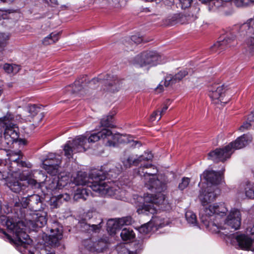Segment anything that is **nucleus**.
Wrapping results in <instances>:
<instances>
[{"label":"nucleus","mask_w":254,"mask_h":254,"mask_svg":"<svg viewBox=\"0 0 254 254\" xmlns=\"http://www.w3.org/2000/svg\"><path fill=\"white\" fill-rule=\"evenodd\" d=\"M12 73L13 74H15V73H17L20 69V66L18 65L12 64Z\"/></svg>","instance_id":"obj_59"},{"label":"nucleus","mask_w":254,"mask_h":254,"mask_svg":"<svg viewBox=\"0 0 254 254\" xmlns=\"http://www.w3.org/2000/svg\"><path fill=\"white\" fill-rule=\"evenodd\" d=\"M174 84H175V82L173 80L171 75L167 76L164 82V85L167 87Z\"/></svg>","instance_id":"obj_51"},{"label":"nucleus","mask_w":254,"mask_h":254,"mask_svg":"<svg viewBox=\"0 0 254 254\" xmlns=\"http://www.w3.org/2000/svg\"><path fill=\"white\" fill-rule=\"evenodd\" d=\"M226 91V87L224 85L215 83L209 87L208 95L214 104L224 105L230 100L229 97L225 98Z\"/></svg>","instance_id":"obj_10"},{"label":"nucleus","mask_w":254,"mask_h":254,"mask_svg":"<svg viewBox=\"0 0 254 254\" xmlns=\"http://www.w3.org/2000/svg\"><path fill=\"white\" fill-rule=\"evenodd\" d=\"M90 193H91L90 190L86 188H83V187H78L74 194L73 199L75 201L80 199L85 200Z\"/></svg>","instance_id":"obj_28"},{"label":"nucleus","mask_w":254,"mask_h":254,"mask_svg":"<svg viewBox=\"0 0 254 254\" xmlns=\"http://www.w3.org/2000/svg\"><path fill=\"white\" fill-rule=\"evenodd\" d=\"M153 155L150 153H145L138 157L132 154H130L127 151H125L121 158L123 165L122 169H126L131 167L132 166H137L138 164L145 161L151 160Z\"/></svg>","instance_id":"obj_9"},{"label":"nucleus","mask_w":254,"mask_h":254,"mask_svg":"<svg viewBox=\"0 0 254 254\" xmlns=\"http://www.w3.org/2000/svg\"><path fill=\"white\" fill-rule=\"evenodd\" d=\"M3 68L4 70L8 73H11L12 72V64H5L3 66Z\"/></svg>","instance_id":"obj_58"},{"label":"nucleus","mask_w":254,"mask_h":254,"mask_svg":"<svg viewBox=\"0 0 254 254\" xmlns=\"http://www.w3.org/2000/svg\"><path fill=\"white\" fill-rule=\"evenodd\" d=\"M51 3L53 4V6H56L59 4L58 1L57 0H50Z\"/></svg>","instance_id":"obj_63"},{"label":"nucleus","mask_w":254,"mask_h":254,"mask_svg":"<svg viewBox=\"0 0 254 254\" xmlns=\"http://www.w3.org/2000/svg\"><path fill=\"white\" fill-rule=\"evenodd\" d=\"M40 109L36 105H30L28 106V111L32 117H35L39 112Z\"/></svg>","instance_id":"obj_44"},{"label":"nucleus","mask_w":254,"mask_h":254,"mask_svg":"<svg viewBox=\"0 0 254 254\" xmlns=\"http://www.w3.org/2000/svg\"><path fill=\"white\" fill-rule=\"evenodd\" d=\"M11 35L8 32H0V50L3 51L8 44Z\"/></svg>","instance_id":"obj_32"},{"label":"nucleus","mask_w":254,"mask_h":254,"mask_svg":"<svg viewBox=\"0 0 254 254\" xmlns=\"http://www.w3.org/2000/svg\"><path fill=\"white\" fill-rule=\"evenodd\" d=\"M70 199V196L68 194L65 193V194H60L58 196L57 198V202H60L62 203L63 202V200L67 201Z\"/></svg>","instance_id":"obj_49"},{"label":"nucleus","mask_w":254,"mask_h":254,"mask_svg":"<svg viewBox=\"0 0 254 254\" xmlns=\"http://www.w3.org/2000/svg\"><path fill=\"white\" fill-rule=\"evenodd\" d=\"M229 238L232 243H237L242 249L254 252L253 240L247 236L235 233L230 235Z\"/></svg>","instance_id":"obj_16"},{"label":"nucleus","mask_w":254,"mask_h":254,"mask_svg":"<svg viewBox=\"0 0 254 254\" xmlns=\"http://www.w3.org/2000/svg\"><path fill=\"white\" fill-rule=\"evenodd\" d=\"M252 141V137L249 134H243L235 141L232 142L222 148H217L208 153V159L215 162H224L230 157L233 150L241 149Z\"/></svg>","instance_id":"obj_4"},{"label":"nucleus","mask_w":254,"mask_h":254,"mask_svg":"<svg viewBox=\"0 0 254 254\" xmlns=\"http://www.w3.org/2000/svg\"><path fill=\"white\" fill-rule=\"evenodd\" d=\"M241 213L236 209H232L225 220V224L235 230L238 229L241 225Z\"/></svg>","instance_id":"obj_18"},{"label":"nucleus","mask_w":254,"mask_h":254,"mask_svg":"<svg viewBox=\"0 0 254 254\" xmlns=\"http://www.w3.org/2000/svg\"><path fill=\"white\" fill-rule=\"evenodd\" d=\"M91 83L96 84L99 83L103 86L104 90L111 92L118 91L121 87L122 81L119 80L116 76L106 74L100 75L97 78L92 79Z\"/></svg>","instance_id":"obj_8"},{"label":"nucleus","mask_w":254,"mask_h":254,"mask_svg":"<svg viewBox=\"0 0 254 254\" xmlns=\"http://www.w3.org/2000/svg\"><path fill=\"white\" fill-rule=\"evenodd\" d=\"M193 0H180L182 8L185 9L190 6Z\"/></svg>","instance_id":"obj_52"},{"label":"nucleus","mask_w":254,"mask_h":254,"mask_svg":"<svg viewBox=\"0 0 254 254\" xmlns=\"http://www.w3.org/2000/svg\"><path fill=\"white\" fill-rule=\"evenodd\" d=\"M147 238L143 236H140L138 237V239L135 241L134 243V247L135 249L136 254L139 253L140 251H141L143 248L145 242L147 240Z\"/></svg>","instance_id":"obj_35"},{"label":"nucleus","mask_w":254,"mask_h":254,"mask_svg":"<svg viewBox=\"0 0 254 254\" xmlns=\"http://www.w3.org/2000/svg\"><path fill=\"white\" fill-rule=\"evenodd\" d=\"M29 196L27 197H23L21 200V204L23 207L26 208L27 207H30V204H29Z\"/></svg>","instance_id":"obj_53"},{"label":"nucleus","mask_w":254,"mask_h":254,"mask_svg":"<svg viewBox=\"0 0 254 254\" xmlns=\"http://www.w3.org/2000/svg\"><path fill=\"white\" fill-rule=\"evenodd\" d=\"M96 182L91 184V189L102 195L114 196L118 199H122L125 195V190L121 189L116 182H105L106 174L102 171L93 174Z\"/></svg>","instance_id":"obj_3"},{"label":"nucleus","mask_w":254,"mask_h":254,"mask_svg":"<svg viewBox=\"0 0 254 254\" xmlns=\"http://www.w3.org/2000/svg\"><path fill=\"white\" fill-rule=\"evenodd\" d=\"M27 183L32 187L37 188L39 186L37 181L33 179H28Z\"/></svg>","instance_id":"obj_56"},{"label":"nucleus","mask_w":254,"mask_h":254,"mask_svg":"<svg viewBox=\"0 0 254 254\" xmlns=\"http://www.w3.org/2000/svg\"><path fill=\"white\" fill-rule=\"evenodd\" d=\"M7 146L6 143H5V141H4V137H2V132L0 130V149L2 147H6Z\"/></svg>","instance_id":"obj_57"},{"label":"nucleus","mask_w":254,"mask_h":254,"mask_svg":"<svg viewBox=\"0 0 254 254\" xmlns=\"http://www.w3.org/2000/svg\"><path fill=\"white\" fill-rule=\"evenodd\" d=\"M83 246L88 250L94 251V242L91 239H87L83 241Z\"/></svg>","instance_id":"obj_45"},{"label":"nucleus","mask_w":254,"mask_h":254,"mask_svg":"<svg viewBox=\"0 0 254 254\" xmlns=\"http://www.w3.org/2000/svg\"><path fill=\"white\" fill-rule=\"evenodd\" d=\"M220 191V190L216 186L207 187L199 195V199L202 205L201 208L208 207L209 204L215 200Z\"/></svg>","instance_id":"obj_15"},{"label":"nucleus","mask_w":254,"mask_h":254,"mask_svg":"<svg viewBox=\"0 0 254 254\" xmlns=\"http://www.w3.org/2000/svg\"><path fill=\"white\" fill-rule=\"evenodd\" d=\"M188 74V71L186 70H181L174 76H171L173 80L176 83L181 81L184 77Z\"/></svg>","instance_id":"obj_40"},{"label":"nucleus","mask_w":254,"mask_h":254,"mask_svg":"<svg viewBox=\"0 0 254 254\" xmlns=\"http://www.w3.org/2000/svg\"><path fill=\"white\" fill-rule=\"evenodd\" d=\"M254 3V0H236L235 4L237 6H243Z\"/></svg>","instance_id":"obj_48"},{"label":"nucleus","mask_w":254,"mask_h":254,"mask_svg":"<svg viewBox=\"0 0 254 254\" xmlns=\"http://www.w3.org/2000/svg\"><path fill=\"white\" fill-rule=\"evenodd\" d=\"M117 251L118 254H136V253L129 251L127 248L123 246H118Z\"/></svg>","instance_id":"obj_46"},{"label":"nucleus","mask_w":254,"mask_h":254,"mask_svg":"<svg viewBox=\"0 0 254 254\" xmlns=\"http://www.w3.org/2000/svg\"><path fill=\"white\" fill-rule=\"evenodd\" d=\"M92 218H93V219L91 220L90 223H91V224H98L101 229L102 227L101 224L103 222V220L101 217L98 215H95L94 216H92Z\"/></svg>","instance_id":"obj_47"},{"label":"nucleus","mask_w":254,"mask_h":254,"mask_svg":"<svg viewBox=\"0 0 254 254\" xmlns=\"http://www.w3.org/2000/svg\"><path fill=\"white\" fill-rule=\"evenodd\" d=\"M99 171H101L95 170L92 172L90 175V179L92 180V181L89 180V179L87 176V174L85 172H78L76 176L73 178L72 182L76 186H83L86 185L91 189V185L95 184L96 181L93 174L95 173V172H98Z\"/></svg>","instance_id":"obj_17"},{"label":"nucleus","mask_w":254,"mask_h":254,"mask_svg":"<svg viewBox=\"0 0 254 254\" xmlns=\"http://www.w3.org/2000/svg\"><path fill=\"white\" fill-rule=\"evenodd\" d=\"M131 40L135 44H139L142 42L143 39L138 35H133L131 37Z\"/></svg>","instance_id":"obj_54"},{"label":"nucleus","mask_w":254,"mask_h":254,"mask_svg":"<svg viewBox=\"0 0 254 254\" xmlns=\"http://www.w3.org/2000/svg\"><path fill=\"white\" fill-rule=\"evenodd\" d=\"M27 224L33 228H42L47 222L46 213L44 211H38L26 216Z\"/></svg>","instance_id":"obj_14"},{"label":"nucleus","mask_w":254,"mask_h":254,"mask_svg":"<svg viewBox=\"0 0 254 254\" xmlns=\"http://www.w3.org/2000/svg\"><path fill=\"white\" fill-rule=\"evenodd\" d=\"M8 186L12 191L16 193H18L25 189V185L19 181L9 182Z\"/></svg>","instance_id":"obj_34"},{"label":"nucleus","mask_w":254,"mask_h":254,"mask_svg":"<svg viewBox=\"0 0 254 254\" xmlns=\"http://www.w3.org/2000/svg\"><path fill=\"white\" fill-rule=\"evenodd\" d=\"M60 32H52L47 37H45L42 41V43L44 45H49L52 44L58 41L59 39Z\"/></svg>","instance_id":"obj_30"},{"label":"nucleus","mask_w":254,"mask_h":254,"mask_svg":"<svg viewBox=\"0 0 254 254\" xmlns=\"http://www.w3.org/2000/svg\"><path fill=\"white\" fill-rule=\"evenodd\" d=\"M113 116L114 114H109V115L102 118L100 121L101 127L113 128L115 126L113 125Z\"/></svg>","instance_id":"obj_33"},{"label":"nucleus","mask_w":254,"mask_h":254,"mask_svg":"<svg viewBox=\"0 0 254 254\" xmlns=\"http://www.w3.org/2000/svg\"><path fill=\"white\" fill-rule=\"evenodd\" d=\"M87 218L81 220L79 221V223L80 226L83 229V230L88 233H97L100 231V227L98 224H91V223H88Z\"/></svg>","instance_id":"obj_26"},{"label":"nucleus","mask_w":254,"mask_h":254,"mask_svg":"<svg viewBox=\"0 0 254 254\" xmlns=\"http://www.w3.org/2000/svg\"><path fill=\"white\" fill-rule=\"evenodd\" d=\"M235 42L234 37H227L222 41H218L213 44L210 47V51L212 53H220L227 47H230L232 44Z\"/></svg>","instance_id":"obj_21"},{"label":"nucleus","mask_w":254,"mask_h":254,"mask_svg":"<svg viewBox=\"0 0 254 254\" xmlns=\"http://www.w3.org/2000/svg\"><path fill=\"white\" fill-rule=\"evenodd\" d=\"M29 204L30 208L34 212L40 211L42 208V203L40 196L38 194H32L29 196Z\"/></svg>","instance_id":"obj_25"},{"label":"nucleus","mask_w":254,"mask_h":254,"mask_svg":"<svg viewBox=\"0 0 254 254\" xmlns=\"http://www.w3.org/2000/svg\"><path fill=\"white\" fill-rule=\"evenodd\" d=\"M200 177L204 179L208 184H210L213 186L218 185L222 179L220 173L214 171H205Z\"/></svg>","instance_id":"obj_20"},{"label":"nucleus","mask_w":254,"mask_h":254,"mask_svg":"<svg viewBox=\"0 0 254 254\" xmlns=\"http://www.w3.org/2000/svg\"><path fill=\"white\" fill-rule=\"evenodd\" d=\"M61 163V157L58 155L50 154L43 163V168L47 173L53 176L59 173V165Z\"/></svg>","instance_id":"obj_13"},{"label":"nucleus","mask_w":254,"mask_h":254,"mask_svg":"<svg viewBox=\"0 0 254 254\" xmlns=\"http://www.w3.org/2000/svg\"><path fill=\"white\" fill-rule=\"evenodd\" d=\"M51 234L46 236L45 246L36 250V254H55V249L60 245L63 238L62 227L56 221L53 222L51 228H48Z\"/></svg>","instance_id":"obj_5"},{"label":"nucleus","mask_w":254,"mask_h":254,"mask_svg":"<svg viewBox=\"0 0 254 254\" xmlns=\"http://www.w3.org/2000/svg\"><path fill=\"white\" fill-rule=\"evenodd\" d=\"M186 218L187 221L191 224H196L197 223L196 216L192 211H188L186 213Z\"/></svg>","instance_id":"obj_41"},{"label":"nucleus","mask_w":254,"mask_h":254,"mask_svg":"<svg viewBox=\"0 0 254 254\" xmlns=\"http://www.w3.org/2000/svg\"><path fill=\"white\" fill-rule=\"evenodd\" d=\"M86 141L82 136H77L74 139L68 141L64 148V156L69 159L73 153L85 151L84 145Z\"/></svg>","instance_id":"obj_11"},{"label":"nucleus","mask_w":254,"mask_h":254,"mask_svg":"<svg viewBox=\"0 0 254 254\" xmlns=\"http://www.w3.org/2000/svg\"><path fill=\"white\" fill-rule=\"evenodd\" d=\"M107 247V243L103 239H100L94 242V251L102 252Z\"/></svg>","instance_id":"obj_37"},{"label":"nucleus","mask_w":254,"mask_h":254,"mask_svg":"<svg viewBox=\"0 0 254 254\" xmlns=\"http://www.w3.org/2000/svg\"><path fill=\"white\" fill-rule=\"evenodd\" d=\"M133 221V220L130 216H126L118 219L117 224H116V222L115 221L111 220L107 223L108 228H110L112 230L116 229H117L118 225L123 226L125 225H131Z\"/></svg>","instance_id":"obj_23"},{"label":"nucleus","mask_w":254,"mask_h":254,"mask_svg":"<svg viewBox=\"0 0 254 254\" xmlns=\"http://www.w3.org/2000/svg\"><path fill=\"white\" fill-rule=\"evenodd\" d=\"M87 76L86 75H80L75 80L74 83L68 87V91L72 94H76L80 91L84 83H86Z\"/></svg>","instance_id":"obj_22"},{"label":"nucleus","mask_w":254,"mask_h":254,"mask_svg":"<svg viewBox=\"0 0 254 254\" xmlns=\"http://www.w3.org/2000/svg\"><path fill=\"white\" fill-rule=\"evenodd\" d=\"M251 234L252 236H253L254 239V226L251 229Z\"/></svg>","instance_id":"obj_64"},{"label":"nucleus","mask_w":254,"mask_h":254,"mask_svg":"<svg viewBox=\"0 0 254 254\" xmlns=\"http://www.w3.org/2000/svg\"><path fill=\"white\" fill-rule=\"evenodd\" d=\"M16 124L14 115L10 113H7L5 116L0 118V126L3 128L13 127Z\"/></svg>","instance_id":"obj_27"},{"label":"nucleus","mask_w":254,"mask_h":254,"mask_svg":"<svg viewBox=\"0 0 254 254\" xmlns=\"http://www.w3.org/2000/svg\"><path fill=\"white\" fill-rule=\"evenodd\" d=\"M159 112L158 110L154 111L150 116V120L153 122L157 119V117H159Z\"/></svg>","instance_id":"obj_55"},{"label":"nucleus","mask_w":254,"mask_h":254,"mask_svg":"<svg viewBox=\"0 0 254 254\" xmlns=\"http://www.w3.org/2000/svg\"><path fill=\"white\" fill-rule=\"evenodd\" d=\"M121 237L124 241L130 240L134 238L135 234L132 230L124 228L121 233Z\"/></svg>","instance_id":"obj_36"},{"label":"nucleus","mask_w":254,"mask_h":254,"mask_svg":"<svg viewBox=\"0 0 254 254\" xmlns=\"http://www.w3.org/2000/svg\"><path fill=\"white\" fill-rule=\"evenodd\" d=\"M190 183V179L189 178L183 177L178 185V189L181 190H183L188 187Z\"/></svg>","instance_id":"obj_43"},{"label":"nucleus","mask_w":254,"mask_h":254,"mask_svg":"<svg viewBox=\"0 0 254 254\" xmlns=\"http://www.w3.org/2000/svg\"><path fill=\"white\" fill-rule=\"evenodd\" d=\"M254 17L248 19L247 22L242 24L240 28L241 35L242 36L251 34L254 32Z\"/></svg>","instance_id":"obj_24"},{"label":"nucleus","mask_w":254,"mask_h":254,"mask_svg":"<svg viewBox=\"0 0 254 254\" xmlns=\"http://www.w3.org/2000/svg\"><path fill=\"white\" fill-rule=\"evenodd\" d=\"M21 157L22 155L20 151H18L17 152H12L10 153L9 159L11 161L16 163L17 165L19 166L28 167L25 162L20 160Z\"/></svg>","instance_id":"obj_29"},{"label":"nucleus","mask_w":254,"mask_h":254,"mask_svg":"<svg viewBox=\"0 0 254 254\" xmlns=\"http://www.w3.org/2000/svg\"><path fill=\"white\" fill-rule=\"evenodd\" d=\"M7 229L14 235V239L3 232L5 238L10 243L14 245L21 253H26V251L31 253L29 250L30 247L29 243V236L24 231V225L22 222L18 221L15 222L13 219L8 218L5 222Z\"/></svg>","instance_id":"obj_2"},{"label":"nucleus","mask_w":254,"mask_h":254,"mask_svg":"<svg viewBox=\"0 0 254 254\" xmlns=\"http://www.w3.org/2000/svg\"><path fill=\"white\" fill-rule=\"evenodd\" d=\"M247 44L251 52H254V37H251L247 40Z\"/></svg>","instance_id":"obj_50"},{"label":"nucleus","mask_w":254,"mask_h":254,"mask_svg":"<svg viewBox=\"0 0 254 254\" xmlns=\"http://www.w3.org/2000/svg\"><path fill=\"white\" fill-rule=\"evenodd\" d=\"M160 59V56L154 51H145L135 58V62L140 67L148 65H155Z\"/></svg>","instance_id":"obj_12"},{"label":"nucleus","mask_w":254,"mask_h":254,"mask_svg":"<svg viewBox=\"0 0 254 254\" xmlns=\"http://www.w3.org/2000/svg\"><path fill=\"white\" fill-rule=\"evenodd\" d=\"M18 128L17 125L4 128V139L7 145L12 144L19 137Z\"/></svg>","instance_id":"obj_19"},{"label":"nucleus","mask_w":254,"mask_h":254,"mask_svg":"<svg viewBox=\"0 0 254 254\" xmlns=\"http://www.w3.org/2000/svg\"><path fill=\"white\" fill-rule=\"evenodd\" d=\"M153 166L151 163L141 165L138 170V173L141 176L144 174L145 187L153 191L156 192L155 194H148L144 197V203L141 209H138V213H142L146 215L154 214L158 209L168 211L171 208V205L165 199V195L161 192L167 189L166 183L161 182L156 178V173L144 172V168H149Z\"/></svg>","instance_id":"obj_1"},{"label":"nucleus","mask_w":254,"mask_h":254,"mask_svg":"<svg viewBox=\"0 0 254 254\" xmlns=\"http://www.w3.org/2000/svg\"><path fill=\"white\" fill-rule=\"evenodd\" d=\"M197 18L196 15L191 14V15L189 14L188 15H176L174 17V20H177L178 22L182 23H189L194 21Z\"/></svg>","instance_id":"obj_31"},{"label":"nucleus","mask_w":254,"mask_h":254,"mask_svg":"<svg viewBox=\"0 0 254 254\" xmlns=\"http://www.w3.org/2000/svg\"><path fill=\"white\" fill-rule=\"evenodd\" d=\"M249 122H246L239 127V130L241 131H244L249 129L251 126V122H254V116L253 114L249 115L248 118Z\"/></svg>","instance_id":"obj_39"},{"label":"nucleus","mask_w":254,"mask_h":254,"mask_svg":"<svg viewBox=\"0 0 254 254\" xmlns=\"http://www.w3.org/2000/svg\"><path fill=\"white\" fill-rule=\"evenodd\" d=\"M7 17V14L2 11H0V20L2 19H5Z\"/></svg>","instance_id":"obj_62"},{"label":"nucleus","mask_w":254,"mask_h":254,"mask_svg":"<svg viewBox=\"0 0 254 254\" xmlns=\"http://www.w3.org/2000/svg\"><path fill=\"white\" fill-rule=\"evenodd\" d=\"M153 224L151 222H148L145 224L142 225L138 229V231L142 235L147 234L152 230Z\"/></svg>","instance_id":"obj_38"},{"label":"nucleus","mask_w":254,"mask_h":254,"mask_svg":"<svg viewBox=\"0 0 254 254\" xmlns=\"http://www.w3.org/2000/svg\"><path fill=\"white\" fill-rule=\"evenodd\" d=\"M78 136H82L86 140L84 146L85 147V151L89 147V143H94L100 139H107V141L106 143V145L108 146H115L116 144L119 142V139L121 137L122 135L119 133L113 134L112 131L107 128H103L100 131L97 133L91 134L89 137L81 135Z\"/></svg>","instance_id":"obj_7"},{"label":"nucleus","mask_w":254,"mask_h":254,"mask_svg":"<svg viewBox=\"0 0 254 254\" xmlns=\"http://www.w3.org/2000/svg\"><path fill=\"white\" fill-rule=\"evenodd\" d=\"M228 211L224 203H220L219 205H210L208 207L201 208L199 211V218L201 222L207 228H212L216 227L218 229H223V228L219 224H216L211 221L210 217L213 214L223 216Z\"/></svg>","instance_id":"obj_6"},{"label":"nucleus","mask_w":254,"mask_h":254,"mask_svg":"<svg viewBox=\"0 0 254 254\" xmlns=\"http://www.w3.org/2000/svg\"><path fill=\"white\" fill-rule=\"evenodd\" d=\"M168 107L166 105H164L162 110L159 112V117L158 119V121H159L161 119L162 116L164 114V113L168 109Z\"/></svg>","instance_id":"obj_60"},{"label":"nucleus","mask_w":254,"mask_h":254,"mask_svg":"<svg viewBox=\"0 0 254 254\" xmlns=\"http://www.w3.org/2000/svg\"><path fill=\"white\" fill-rule=\"evenodd\" d=\"M245 191L246 195L248 197L250 198H254V190L253 189V185L250 183H248L247 184Z\"/></svg>","instance_id":"obj_42"},{"label":"nucleus","mask_w":254,"mask_h":254,"mask_svg":"<svg viewBox=\"0 0 254 254\" xmlns=\"http://www.w3.org/2000/svg\"><path fill=\"white\" fill-rule=\"evenodd\" d=\"M164 90L163 85L161 83L159 84V85L156 87V90L159 92H162Z\"/></svg>","instance_id":"obj_61"}]
</instances>
